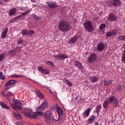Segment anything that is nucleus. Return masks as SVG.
I'll return each mask as SVG.
<instances>
[{"instance_id":"1","label":"nucleus","mask_w":125,"mask_h":125,"mask_svg":"<svg viewBox=\"0 0 125 125\" xmlns=\"http://www.w3.org/2000/svg\"><path fill=\"white\" fill-rule=\"evenodd\" d=\"M32 113H33V111H32L30 108L25 109L23 112V114L25 115V117L29 118L30 119H37L38 116H42V115H43L42 112L41 111L34 113L33 115H32Z\"/></svg>"},{"instance_id":"2","label":"nucleus","mask_w":125,"mask_h":125,"mask_svg":"<svg viewBox=\"0 0 125 125\" xmlns=\"http://www.w3.org/2000/svg\"><path fill=\"white\" fill-rule=\"evenodd\" d=\"M72 28V26L67 22L66 21H62L59 22V29L63 33L64 32H68L70 29Z\"/></svg>"},{"instance_id":"3","label":"nucleus","mask_w":125,"mask_h":125,"mask_svg":"<svg viewBox=\"0 0 125 125\" xmlns=\"http://www.w3.org/2000/svg\"><path fill=\"white\" fill-rule=\"evenodd\" d=\"M84 27L88 32H93V26L90 21H85Z\"/></svg>"},{"instance_id":"4","label":"nucleus","mask_w":125,"mask_h":125,"mask_svg":"<svg viewBox=\"0 0 125 125\" xmlns=\"http://www.w3.org/2000/svg\"><path fill=\"white\" fill-rule=\"evenodd\" d=\"M109 102L110 103H112V102H113V107H114L115 108L119 107V101L118 100V99H117L116 97L112 96L109 98Z\"/></svg>"},{"instance_id":"5","label":"nucleus","mask_w":125,"mask_h":125,"mask_svg":"<svg viewBox=\"0 0 125 125\" xmlns=\"http://www.w3.org/2000/svg\"><path fill=\"white\" fill-rule=\"evenodd\" d=\"M97 58V56L95 53L91 54L89 57L87 59V61L88 63H94L95 61H96V59Z\"/></svg>"},{"instance_id":"6","label":"nucleus","mask_w":125,"mask_h":125,"mask_svg":"<svg viewBox=\"0 0 125 125\" xmlns=\"http://www.w3.org/2000/svg\"><path fill=\"white\" fill-rule=\"evenodd\" d=\"M13 102L14 104L12 105V108L13 110H21V107L19 106V105L20 104V101L18 100H14Z\"/></svg>"},{"instance_id":"7","label":"nucleus","mask_w":125,"mask_h":125,"mask_svg":"<svg viewBox=\"0 0 125 125\" xmlns=\"http://www.w3.org/2000/svg\"><path fill=\"white\" fill-rule=\"evenodd\" d=\"M51 116V113L50 112V111L47 110L46 112V114L45 115V120L46 123L48 125H50V124L51 123V121L50 120Z\"/></svg>"},{"instance_id":"8","label":"nucleus","mask_w":125,"mask_h":125,"mask_svg":"<svg viewBox=\"0 0 125 125\" xmlns=\"http://www.w3.org/2000/svg\"><path fill=\"white\" fill-rule=\"evenodd\" d=\"M46 3L47 6L52 9H54V8H56V7H57V4L54 2L46 1Z\"/></svg>"},{"instance_id":"9","label":"nucleus","mask_w":125,"mask_h":125,"mask_svg":"<svg viewBox=\"0 0 125 125\" xmlns=\"http://www.w3.org/2000/svg\"><path fill=\"white\" fill-rule=\"evenodd\" d=\"M54 58L57 59V60H62V59H66V58H68V56L65 54L62 55H58L54 56Z\"/></svg>"},{"instance_id":"10","label":"nucleus","mask_w":125,"mask_h":125,"mask_svg":"<svg viewBox=\"0 0 125 125\" xmlns=\"http://www.w3.org/2000/svg\"><path fill=\"white\" fill-rule=\"evenodd\" d=\"M90 112H91V108H88L84 112H83V116L84 119H86V118L89 117Z\"/></svg>"},{"instance_id":"11","label":"nucleus","mask_w":125,"mask_h":125,"mask_svg":"<svg viewBox=\"0 0 125 125\" xmlns=\"http://www.w3.org/2000/svg\"><path fill=\"white\" fill-rule=\"evenodd\" d=\"M47 106V102L46 101H44L42 104L39 106L38 110L39 111H43L44 108Z\"/></svg>"},{"instance_id":"12","label":"nucleus","mask_w":125,"mask_h":125,"mask_svg":"<svg viewBox=\"0 0 125 125\" xmlns=\"http://www.w3.org/2000/svg\"><path fill=\"white\" fill-rule=\"evenodd\" d=\"M104 47V43L100 42L97 44V50H98V51H103Z\"/></svg>"},{"instance_id":"13","label":"nucleus","mask_w":125,"mask_h":125,"mask_svg":"<svg viewBox=\"0 0 125 125\" xmlns=\"http://www.w3.org/2000/svg\"><path fill=\"white\" fill-rule=\"evenodd\" d=\"M107 20L108 21H116V20H117V18L114 13H111L108 16Z\"/></svg>"},{"instance_id":"14","label":"nucleus","mask_w":125,"mask_h":125,"mask_svg":"<svg viewBox=\"0 0 125 125\" xmlns=\"http://www.w3.org/2000/svg\"><path fill=\"white\" fill-rule=\"evenodd\" d=\"M74 64L76 67H77V68H78L79 70H83V64L79 61H75Z\"/></svg>"},{"instance_id":"15","label":"nucleus","mask_w":125,"mask_h":125,"mask_svg":"<svg viewBox=\"0 0 125 125\" xmlns=\"http://www.w3.org/2000/svg\"><path fill=\"white\" fill-rule=\"evenodd\" d=\"M117 34H118V31H117V30H114L111 32H107L106 36L107 38H110V37H112V36H114V35H117Z\"/></svg>"},{"instance_id":"16","label":"nucleus","mask_w":125,"mask_h":125,"mask_svg":"<svg viewBox=\"0 0 125 125\" xmlns=\"http://www.w3.org/2000/svg\"><path fill=\"white\" fill-rule=\"evenodd\" d=\"M7 32H8V28H6L1 33V38L5 39L7 37Z\"/></svg>"},{"instance_id":"17","label":"nucleus","mask_w":125,"mask_h":125,"mask_svg":"<svg viewBox=\"0 0 125 125\" xmlns=\"http://www.w3.org/2000/svg\"><path fill=\"white\" fill-rule=\"evenodd\" d=\"M16 83V81L15 80H11L5 83V87H7L9 85H12V84H14Z\"/></svg>"},{"instance_id":"18","label":"nucleus","mask_w":125,"mask_h":125,"mask_svg":"<svg viewBox=\"0 0 125 125\" xmlns=\"http://www.w3.org/2000/svg\"><path fill=\"white\" fill-rule=\"evenodd\" d=\"M114 2H111L114 6H120L122 2L120 0H112Z\"/></svg>"},{"instance_id":"19","label":"nucleus","mask_w":125,"mask_h":125,"mask_svg":"<svg viewBox=\"0 0 125 125\" xmlns=\"http://www.w3.org/2000/svg\"><path fill=\"white\" fill-rule=\"evenodd\" d=\"M57 113H58L59 115V120H60V116L63 115V110L60 107H58L57 108Z\"/></svg>"},{"instance_id":"20","label":"nucleus","mask_w":125,"mask_h":125,"mask_svg":"<svg viewBox=\"0 0 125 125\" xmlns=\"http://www.w3.org/2000/svg\"><path fill=\"white\" fill-rule=\"evenodd\" d=\"M111 104L110 102V98L106 99V101H104L103 103V107L104 109H107L108 108V104Z\"/></svg>"},{"instance_id":"21","label":"nucleus","mask_w":125,"mask_h":125,"mask_svg":"<svg viewBox=\"0 0 125 125\" xmlns=\"http://www.w3.org/2000/svg\"><path fill=\"white\" fill-rule=\"evenodd\" d=\"M0 105L1 108H3L4 109H6L7 110H9L10 109V107L6 105V104H5V103H4V102H0Z\"/></svg>"},{"instance_id":"22","label":"nucleus","mask_w":125,"mask_h":125,"mask_svg":"<svg viewBox=\"0 0 125 125\" xmlns=\"http://www.w3.org/2000/svg\"><path fill=\"white\" fill-rule=\"evenodd\" d=\"M12 116H13L15 119H17V120H20V119L22 118V116H21V115L16 113L15 111L12 113Z\"/></svg>"},{"instance_id":"23","label":"nucleus","mask_w":125,"mask_h":125,"mask_svg":"<svg viewBox=\"0 0 125 125\" xmlns=\"http://www.w3.org/2000/svg\"><path fill=\"white\" fill-rule=\"evenodd\" d=\"M95 119H96V116L94 115H92L90 117V118L87 120L88 124H91V123H92V122H93V121H94Z\"/></svg>"},{"instance_id":"24","label":"nucleus","mask_w":125,"mask_h":125,"mask_svg":"<svg viewBox=\"0 0 125 125\" xmlns=\"http://www.w3.org/2000/svg\"><path fill=\"white\" fill-rule=\"evenodd\" d=\"M16 13V8H12L9 10V15L10 16H12L14 15Z\"/></svg>"},{"instance_id":"25","label":"nucleus","mask_w":125,"mask_h":125,"mask_svg":"<svg viewBox=\"0 0 125 125\" xmlns=\"http://www.w3.org/2000/svg\"><path fill=\"white\" fill-rule=\"evenodd\" d=\"M36 93L37 94L38 97H39V98H40V99H43V98H44V96H43V95H42V93H41L40 90H37Z\"/></svg>"},{"instance_id":"26","label":"nucleus","mask_w":125,"mask_h":125,"mask_svg":"<svg viewBox=\"0 0 125 125\" xmlns=\"http://www.w3.org/2000/svg\"><path fill=\"white\" fill-rule=\"evenodd\" d=\"M112 82H113V80H104V86H107L108 85H110L112 83Z\"/></svg>"},{"instance_id":"27","label":"nucleus","mask_w":125,"mask_h":125,"mask_svg":"<svg viewBox=\"0 0 125 125\" xmlns=\"http://www.w3.org/2000/svg\"><path fill=\"white\" fill-rule=\"evenodd\" d=\"M32 16L33 18H34V19H35V20L39 21V20H41V19H42V17L41 16H37V15H35L34 14H32Z\"/></svg>"},{"instance_id":"28","label":"nucleus","mask_w":125,"mask_h":125,"mask_svg":"<svg viewBox=\"0 0 125 125\" xmlns=\"http://www.w3.org/2000/svg\"><path fill=\"white\" fill-rule=\"evenodd\" d=\"M90 80L92 83H96L98 80V78L95 77V76L92 77L90 78Z\"/></svg>"},{"instance_id":"29","label":"nucleus","mask_w":125,"mask_h":125,"mask_svg":"<svg viewBox=\"0 0 125 125\" xmlns=\"http://www.w3.org/2000/svg\"><path fill=\"white\" fill-rule=\"evenodd\" d=\"M102 106L100 104H99L96 107V113H100V110H101Z\"/></svg>"},{"instance_id":"30","label":"nucleus","mask_w":125,"mask_h":125,"mask_svg":"<svg viewBox=\"0 0 125 125\" xmlns=\"http://www.w3.org/2000/svg\"><path fill=\"white\" fill-rule=\"evenodd\" d=\"M5 55H6V54L5 53L0 54V62H1V61H2L3 59H4Z\"/></svg>"},{"instance_id":"31","label":"nucleus","mask_w":125,"mask_h":125,"mask_svg":"<svg viewBox=\"0 0 125 125\" xmlns=\"http://www.w3.org/2000/svg\"><path fill=\"white\" fill-rule=\"evenodd\" d=\"M63 81H65V82H67V85L69 86H72L73 85V83H71V82H70V81L67 80V79L64 78Z\"/></svg>"},{"instance_id":"32","label":"nucleus","mask_w":125,"mask_h":125,"mask_svg":"<svg viewBox=\"0 0 125 125\" xmlns=\"http://www.w3.org/2000/svg\"><path fill=\"white\" fill-rule=\"evenodd\" d=\"M6 96L7 97L8 101H9V99H8V96H10V97L13 96V94L11 92L8 91L7 92V95H6Z\"/></svg>"},{"instance_id":"33","label":"nucleus","mask_w":125,"mask_h":125,"mask_svg":"<svg viewBox=\"0 0 125 125\" xmlns=\"http://www.w3.org/2000/svg\"><path fill=\"white\" fill-rule=\"evenodd\" d=\"M78 40V37L77 36H75L71 39V42L72 43H75L76 42H77V40Z\"/></svg>"},{"instance_id":"34","label":"nucleus","mask_w":125,"mask_h":125,"mask_svg":"<svg viewBox=\"0 0 125 125\" xmlns=\"http://www.w3.org/2000/svg\"><path fill=\"white\" fill-rule=\"evenodd\" d=\"M16 54V52L14 50L10 51L8 52V55L10 56H13V55H15Z\"/></svg>"},{"instance_id":"35","label":"nucleus","mask_w":125,"mask_h":125,"mask_svg":"<svg viewBox=\"0 0 125 125\" xmlns=\"http://www.w3.org/2000/svg\"><path fill=\"white\" fill-rule=\"evenodd\" d=\"M21 17H22L21 15H19V16L16 17L15 18H13L12 20V21L13 22H16V21H17V19H19L20 18H21Z\"/></svg>"},{"instance_id":"36","label":"nucleus","mask_w":125,"mask_h":125,"mask_svg":"<svg viewBox=\"0 0 125 125\" xmlns=\"http://www.w3.org/2000/svg\"><path fill=\"white\" fill-rule=\"evenodd\" d=\"M46 64H47V65H49V66H51V67H54V64H53V62L49 61H47Z\"/></svg>"},{"instance_id":"37","label":"nucleus","mask_w":125,"mask_h":125,"mask_svg":"<svg viewBox=\"0 0 125 125\" xmlns=\"http://www.w3.org/2000/svg\"><path fill=\"white\" fill-rule=\"evenodd\" d=\"M30 11H31V10H28L25 12H24L23 13L21 14V17H22V16H25V15H26V14H28L29 12H30Z\"/></svg>"},{"instance_id":"38","label":"nucleus","mask_w":125,"mask_h":125,"mask_svg":"<svg viewBox=\"0 0 125 125\" xmlns=\"http://www.w3.org/2000/svg\"><path fill=\"white\" fill-rule=\"evenodd\" d=\"M42 74H44V75H48L49 73V70H46L45 69H43V71H42Z\"/></svg>"},{"instance_id":"39","label":"nucleus","mask_w":125,"mask_h":125,"mask_svg":"<svg viewBox=\"0 0 125 125\" xmlns=\"http://www.w3.org/2000/svg\"><path fill=\"white\" fill-rule=\"evenodd\" d=\"M118 40L119 41H125V35L119 36Z\"/></svg>"},{"instance_id":"40","label":"nucleus","mask_w":125,"mask_h":125,"mask_svg":"<svg viewBox=\"0 0 125 125\" xmlns=\"http://www.w3.org/2000/svg\"><path fill=\"white\" fill-rule=\"evenodd\" d=\"M5 76H3V73L2 72H0V80H4Z\"/></svg>"},{"instance_id":"41","label":"nucleus","mask_w":125,"mask_h":125,"mask_svg":"<svg viewBox=\"0 0 125 125\" xmlns=\"http://www.w3.org/2000/svg\"><path fill=\"white\" fill-rule=\"evenodd\" d=\"M21 34L23 35V36H26L28 35V31H27V30L24 29L22 31Z\"/></svg>"},{"instance_id":"42","label":"nucleus","mask_w":125,"mask_h":125,"mask_svg":"<svg viewBox=\"0 0 125 125\" xmlns=\"http://www.w3.org/2000/svg\"><path fill=\"white\" fill-rule=\"evenodd\" d=\"M105 27H106V24H105V23H102L99 26V28L100 29V30H103V29H105Z\"/></svg>"},{"instance_id":"43","label":"nucleus","mask_w":125,"mask_h":125,"mask_svg":"<svg viewBox=\"0 0 125 125\" xmlns=\"http://www.w3.org/2000/svg\"><path fill=\"white\" fill-rule=\"evenodd\" d=\"M121 61L125 64V55H124V54H122Z\"/></svg>"},{"instance_id":"44","label":"nucleus","mask_w":125,"mask_h":125,"mask_svg":"<svg viewBox=\"0 0 125 125\" xmlns=\"http://www.w3.org/2000/svg\"><path fill=\"white\" fill-rule=\"evenodd\" d=\"M122 89V86L121 85H118L116 87V90L117 91H120Z\"/></svg>"},{"instance_id":"45","label":"nucleus","mask_w":125,"mask_h":125,"mask_svg":"<svg viewBox=\"0 0 125 125\" xmlns=\"http://www.w3.org/2000/svg\"><path fill=\"white\" fill-rule=\"evenodd\" d=\"M38 70L40 72H41V73H42V71H43L44 69H43L42 67V66H39Z\"/></svg>"},{"instance_id":"46","label":"nucleus","mask_w":125,"mask_h":125,"mask_svg":"<svg viewBox=\"0 0 125 125\" xmlns=\"http://www.w3.org/2000/svg\"><path fill=\"white\" fill-rule=\"evenodd\" d=\"M20 77H22V75L21 76H17L16 75H13L11 76L12 78H20Z\"/></svg>"},{"instance_id":"47","label":"nucleus","mask_w":125,"mask_h":125,"mask_svg":"<svg viewBox=\"0 0 125 125\" xmlns=\"http://www.w3.org/2000/svg\"><path fill=\"white\" fill-rule=\"evenodd\" d=\"M34 33H35V31H34V30H31L29 32V35H32L34 34Z\"/></svg>"},{"instance_id":"48","label":"nucleus","mask_w":125,"mask_h":125,"mask_svg":"<svg viewBox=\"0 0 125 125\" xmlns=\"http://www.w3.org/2000/svg\"><path fill=\"white\" fill-rule=\"evenodd\" d=\"M22 42H23V40H19V41H18V43H19V44H22Z\"/></svg>"},{"instance_id":"49","label":"nucleus","mask_w":125,"mask_h":125,"mask_svg":"<svg viewBox=\"0 0 125 125\" xmlns=\"http://www.w3.org/2000/svg\"><path fill=\"white\" fill-rule=\"evenodd\" d=\"M17 125H23V123L22 122L19 123Z\"/></svg>"},{"instance_id":"50","label":"nucleus","mask_w":125,"mask_h":125,"mask_svg":"<svg viewBox=\"0 0 125 125\" xmlns=\"http://www.w3.org/2000/svg\"><path fill=\"white\" fill-rule=\"evenodd\" d=\"M8 89H9V87H8V86H7L6 87V88L5 89V90H6L7 91V90H8Z\"/></svg>"},{"instance_id":"51","label":"nucleus","mask_w":125,"mask_h":125,"mask_svg":"<svg viewBox=\"0 0 125 125\" xmlns=\"http://www.w3.org/2000/svg\"><path fill=\"white\" fill-rule=\"evenodd\" d=\"M32 2H37V1L35 0H31Z\"/></svg>"},{"instance_id":"52","label":"nucleus","mask_w":125,"mask_h":125,"mask_svg":"<svg viewBox=\"0 0 125 125\" xmlns=\"http://www.w3.org/2000/svg\"><path fill=\"white\" fill-rule=\"evenodd\" d=\"M96 114H97V117H98L99 116V113L100 112H96Z\"/></svg>"},{"instance_id":"53","label":"nucleus","mask_w":125,"mask_h":125,"mask_svg":"<svg viewBox=\"0 0 125 125\" xmlns=\"http://www.w3.org/2000/svg\"><path fill=\"white\" fill-rule=\"evenodd\" d=\"M0 4H2V2H1V0H0Z\"/></svg>"},{"instance_id":"54","label":"nucleus","mask_w":125,"mask_h":125,"mask_svg":"<svg viewBox=\"0 0 125 125\" xmlns=\"http://www.w3.org/2000/svg\"><path fill=\"white\" fill-rule=\"evenodd\" d=\"M95 125H98V123L95 122Z\"/></svg>"},{"instance_id":"55","label":"nucleus","mask_w":125,"mask_h":125,"mask_svg":"<svg viewBox=\"0 0 125 125\" xmlns=\"http://www.w3.org/2000/svg\"><path fill=\"white\" fill-rule=\"evenodd\" d=\"M5 1H8V0H4Z\"/></svg>"},{"instance_id":"56","label":"nucleus","mask_w":125,"mask_h":125,"mask_svg":"<svg viewBox=\"0 0 125 125\" xmlns=\"http://www.w3.org/2000/svg\"><path fill=\"white\" fill-rule=\"evenodd\" d=\"M33 6H34L35 7H36V6H37V5H33Z\"/></svg>"}]
</instances>
